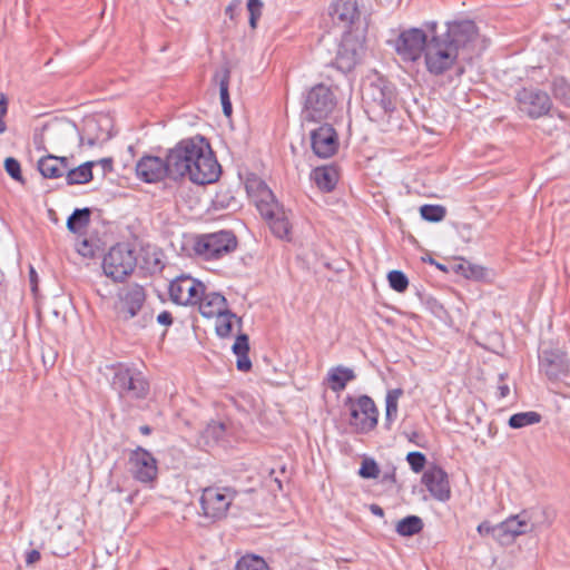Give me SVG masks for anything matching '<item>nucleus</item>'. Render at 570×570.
<instances>
[{"mask_svg": "<svg viewBox=\"0 0 570 570\" xmlns=\"http://www.w3.org/2000/svg\"><path fill=\"white\" fill-rule=\"evenodd\" d=\"M476 37L478 28L471 20L448 22L442 31H438L436 22H431L424 53L426 70L433 76L444 75L470 53Z\"/></svg>", "mask_w": 570, "mask_h": 570, "instance_id": "f257e3e1", "label": "nucleus"}, {"mask_svg": "<svg viewBox=\"0 0 570 570\" xmlns=\"http://www.w3.org/2000/svg\"><path fill=\"white\" fill-rule=\"evenodd\" d=\"M167 159L173 180L188 176L197 185H207L215 183L220 175V165L203 137L179 141L168 151Z\"/></svg>", "mask_w": 570, "mask_h": 570, "instance_id": "f03ea898", "label": "nucleus"}, {"mask_svg": "<svg viewBox=\"0 0 570 570\" xmlns=\"http://www.w3.org/2000/svg\"><path fill=\"white\" fill-rule=\"evenodd\" d=\"M146 302V292L138 284H129L121 288L118 293V302L116 304L117 317L122 322H128L140 313V318L135 323L137 330H142L154 321L151 312L144 311Z\"/></svg>", "mask_w": 570, "mask_h": 570, "instance_id": "7ed1b4c3", "label": "nucleus"}, {"mask_svg": "<svg viewBox=\"0 0 570 570\" xmlns=\"http://www.w3.org/2000/svg\"><path fill=\"white\" fill-rule=\"evenodd\" d=\"M534 510H523L518 514L510 515L504 521L499 523V543L501 546L511 544L518 537L535 532L541 527H550L552 518H550L548 510L542 509L541 514L543 521L537 519Z\"/></svg>", "mask_w": 570, "mask_h": 570, "instance_id": "20e7f679", "label": "nucleus"}, {"mask_svg": "<svg viewBox=\"0 0 570 570\" xmlns=\"http://www.w3.org/2000/svg\"><path fill=\"white\" fill-rule=\"evenodd\" d=\"M237 245L232 230H219L196 236L193 250L203 261H218L234 253Z\"/></svg>", "mask_w": 570, "mask_h": 570, "instance_id": "39448f33", "label": "nucleus"}, {"mask_svg": "<svg viewBox=\"0 0 570 570\" xmlns=\"http://www.w3.org/2000/svg\"><path fill=\"white\" fill-rule=\"evenodd\" d=\"M366 112L372 120H384L396 108V92L392 85L379 80L371 82L363 92Z\"/></svg>", "mask_w": 570, "mask_h": 570, "instance_id": "423d86ee", "label": "nucleus"}, {"mask_svg": "<svg viewBox=\"0 0 570 570\" xmlns=\"http://www.w3.org/2000/svg\"><path fill=\"white\" fill-rule=\"evenodd\" d=\"M337 100L332 88L318 83L312 87L304 97L302 116L307 121L327 119L336 107Z\"/></svg>", "mask_w": 570, "mask_h": 570, "instance_id": "0eeeda50", "label": "nucleus"}, {"mask_svg": "<svg viewBox=\"0 0 570 570\" xmlns=\"http://www.w3.org/2000/svg\"><path fill=\"white\" fill-rule=\"evenodd\" d=\"M136 265L134 252L125 244L112 246L102 261L104 273L115 282L125 281L135 271Z\"/></svg>", "mask_w": 570, "mask_h": 570, "instance_id": "6e6552de", "label": "nucleus"}, {"mask_svg": "<svg viewBox=\"0 0 570 570\" xmlns=\"http://www.w3.org/2000/svg\"><path fill=\"white\" fill-rule=\"evenodd\" d=\"M235 495L236 491L228 487L205 488L200 497L204 515L212 520L225 518Z\"/></svg>", "mask_w": 570, "mask_h": 570, "instance_id": "1a4fd4ad", "label": "nucleus"}, {"mask_svg": "<svg viewBox=\"0 0 570 570\" xmlns=\"http://www.w3.org/2000/svg\"><path fill=\"white\" fill-rule=\"evenodd\" d=\"M112 387L121 397L145 399L149 392V383L141 372L119 367L112 377Z\"/></svg>", "mask_w": 570, "mask_h": 570, "instance_id": "9d476101", "label": "nucleus"}, {"mask_svg": "<svg viewBox=\"0 0 570 570\" xmlns=\"http://www.w3.org/2000/svg\"><path fill=\"white\" fill-rule=\"evenodd\" d=\"M430 23L426 24L428 32L419 28H411L400 33L395 41V50L404 61H416L422 53L430 38Z\"/></svg>", "mask_w": 570, "mask_h": 570, "instance_id": "9b49d317", "label": "nucleus"}, {"mask_svg": "<svg viewBox=\"0 0 570 570\" xmlns=\"http://www.w3.org/2000/svg\"><path fill=\"white\" fill-rule=\"evenodd\" d=\"M350 411V424L357 433H367L376 426L379 411L370 396L362 395L351 402Z\"/></svg>", "mask_w": 570, "mask_h": 570, "instance_id": "f8f14e48", "label": "nucleus"}, {"mask_svg": "<svg viewBox=\"0 0 570 570\" xmlns=\"http://www.w3.org/2000/svg\"><path fill=\"white\" fill-rule=\"evenodd\" d=\"M205 285L186 275L176 277L169 284L170 299L178 305H195L204 295Z\"/></svg>", "mask_w": 570, "mask_h": 570, "instance_id": "ddd939ff", "label": "nucleus"}, {"mask_svg": "<svg viewBox=\"0 0 570 570\" xmlns=\"http://www.w3.org/2000/svg\"><path fill=\"white\" fill-rule=\"evenodd\" d=\"M520 110L531 118L547 115L551 108V99L548 94L538 89H522L517 96Z\"/></svg>", "mask_w": 570, "mask_h": 570, "instance_id": "4468645a", "label": "nucleus"}, {"mask_svg": "<svg viewBox=\"0 0 570 570\" xmlns=\"http://www.w3.org/2000/svg\"><path fill=\"white\" fill-rule=\"evenodd\" d=\"M137 177L148 184L161 181L169 178L168 159L157 156H142L136 164Z\"/></svg>", "mask_w": 570, "mask_h": 570, "instance_id": "2eb2a0df", "label": "nucleus"}, {"mask_svg": "<svg viewBox=\"0 0 570 570\" xmlns=\"http://www.w3.org/2000/svg\"><path fill=\"white\" fill-rule=\"evenodd\" d=\"M363 55L362 42L352 35L343 37L335 57V66L343 72H348L358 63Z\"/></svg>", "mask_w": 570, "mask_h": 570, "instance_id": "dca6fc26", "label": "nucleus"}, {"mask_svg": "<svg viewBox=\"0 0 570 570\" xmlns=\"http://www.w3.org/2000/svg\"><path fill=\"white\" fill-rule=\"evenodd\" d=\"M129 464L132 476L140 482H150L157 475L156 459L142 448H137L130 453Z\"/></svg>", "mask_w": 570, "mask_h": 570, "instance_id": "f3484780", "label": "nucleus"}, {"mask_svg": "<svg viewBox=\"0 0 570 570\" xmlns=\"http://www.w3.org/2000/svg\"><path fill=\"white\" fill-rule=\"evenodd\" d=\"M312 149L320 158H328L338 149L337 132L331 125H323L311 132Z\"/></svg>", "mask_w": 570, "mask_h": 570, "instance_id": "a211bd4d", "label": "nucleus"}, {"mask_svg": "<svg viewBox=\"0 0 570 570\" xmlns=\"http://www.w3.org/2000/svg\"><path fill=\"white\" fill-rule=\"evenodd\" d=\"M422 482L435 500L445 502L450 499L451 489L449 478L448 473L442 468L433 465L423 473Z\"/></svg>", "mask_w": 570, "mask_h": 570, "instance_id": "6ab92c4d", "label": "nucleus"}, {"mask_svg": "<svg viewBox=\"0 0 570 570\" xmlns=\"http://www.w3.org/2000/svg\"><path fill=\"white\" fill-rule=\"evenodd\" d=\"M259 214L268 223L272 233L276 237L289 239L292 226L287 213L278 202L261 210Z\"/></svg>", "mask_w": 570, "mask_h": 570, "instance_id": "aec40b11", "label": "nucleus"}, {"mask_svg": "<svg viewBox=\"0 0 570 570\" xmlns=\"http://www.w3.org/2000/svg\"><path fill=\"white\" fill-rule=\"evenodd\" d=\"M332 22L342 28H350L358 19L360 11L355 0H333L327 9Z\"/></svg>", "mask_w": 570, "mask_h": 570, "instance_id": "412c9836", "label": "nucleus"}, {"mask_svg": "<svg viewBox=\"0 0 570 570\" xmlns=\"http://www.w3.org/2000/svg\"><path fill=\"white\" fill-rule=\"evenodd\" d=\"M541 367L550 380H559L569 373V362L560 351H544L541 356Z\"/></svg>", "mask_w": 570, "mask_h": 570, "instance_id": "4be33fe9", "label": "nucleus"}, {"mask_svg": "<svg viewBox=\"0 0 570 570\" xmlns=\"http://www.w3.org/2000/svg\"><path fill=\"white\" fill-rule=\"evenodd\" d=\"M245 186L258 212L277 202L266 183L256 176L248 178Z\"/></svg>", "mask_w": 570, "mask_h": 570, "instance_id": "5701e85b", "label": "nucleus"}, {"mask_svg": "<svg viewBox=\"0 0 570 570\" xmlns=\"http://www.w3.org/2000/svg\"><path fill=\"white\" fill-rule=\"evenodd\" d=\"M38 169L45 178H60L68 170V158L47 155L38 160Z\"/></svg>", "mask_w": 570, "mask_h": 570, "instance_id": "b1692460", "label": "nucleus"}, {"mask_svg": "<svg viewBox=\"0 0 570 570\" xmlns=\"http://www.w3.org/2000/svg\"><path fill=\"white\" fill-rule=\"evenodd\" d=\"M199 312L204 317H216L219 314L227 311V301L226 298L216 292L205 293L202 296L200 301H198Z\"/></svg>", "mask_w": 570, "mask_h": 570, "instance_id": "393cba45", "label": "nucleus"}, {"mask_svg": "<svg viewBox=\"0 0 570 570\" xmlns=\"http://www.w3.org/2000/svg\"><path fill=\"white\" fill-rule=\"evenodd\" d=\"M311 178L318 189L331 193L337 185L338 171L334 166H321L313 169Z\"/></svg>", "mask_w": 570, "mask_h": 570, "instance_id": "a878e982", "label": "nucleus"}, {"mask_svg": "<svg viewBox=\"0 0 570 570\" xmlns=\"http://www.w3.org/2000/svg\"><path fill=\"white\" fill-rule=\"evenodd\" d=\"M355 377L356 375L352 368L338 365L328 371L326 381L333 392H341Z\"/></svg>", "mask_w": 570, "mask_h": 570, "instance_id": "bb28decb", "label": "nucleus"}, {"mask_svg": "<svg viewBox=\"0 0 570 570\" xmlns=\"http://www.w3.org/2000/svg\"><path fill=\"white\" fill-rule=\"evenodd\" d=\"M234 354L237 356L236 367L238 371L248 372L252 368V362L248 357L249 338L247 334L240 333L232 347Z\"/></svg>", "mask_w": 570, "mask_h": 570, "instance_id": "cd10ccee", "label": "nucleus"}, {"mask_svg": "<svg viewBox=\"0 0 570 570\" xmlns=\"http://www.w3.org/2000/svg\"><path fill=\"white\" fill-rule=\"evenodd\" d=\"M95 161H87L76 168H70L66 171V181L68 185L87 184L92 179V167Z\"/></svg>", "mask_w": 570, "mask_h": 570, "instance_id": "c85d7f7f", "label": "nucleus"}, {"mask_svg": "<svg viewBox=\"0 0 570 570\" xmlns=\"http://www.w3.org/2000/svg\"><path fill=\"white\" fill-rule=\"evenodd\" d=\"M236 320L238 327L242 326V318H237L236 314L229 309L216 316L215 330L219 337H229L233 332L234 321Z\"/></svg>", "mask_w": 570, "mask_h": 570, "instance_id": "c756f323", "label": "nucleus"}, {"mask_svg": "<svg viewBox=\"0 0 570 570\" xmlns=\"http://www.w3.org/2000/svg\"><path fill=\"white\" fill-rule=\"evenodd\" d=\"M423 529V521L417 515H407L401 519L395 527V531L401 537H412L417 534Z\"/></svg>", "mask_w": 570, "mask_h": 570, "instance_id": "7c9ffc66", "label": "nucleus"}, {"mask_svg": "<svg viewBox=\"0 0 570 570\" xmlns=\"http://www.w3.org/2000/svg\"><path fill=\"white\" fill-rule=\"evenodd\" d=\"M90 209L81 208L75 209L73 213L67 219V228L71 233H79L81 229L86 228L90 223Z\"/></svg>", "mask_w": 570, "mask_h": 570, "instance_id": "2f4dec72", "label": "nucleus"}, {"mask_svg": "<svg viewBox=\"0 0 570 570\" xmlns=\"http://www.w3.org/2000/svg\"><path fill=\"white\" fill-rule=\"evenodd\" d=\"M542 416L534 411L520 412L510 416L509 426L512 429H522L529 425L538 424Z\"/></svg>", "mask_w": 570, "mask_h": 570, "instance_id": "473e14b6", "label": "nucleus"}, {"mask_svg": "<svg viewBox=\"0 0 570 570\" xmlns=\"http://www.w3.org/2000/svg\"><path fill=\"white\" fill-rule=\"evenodd\" d=\"M230 71L228 68H223L215 72L213 81L219 87V96L222 105L230 102L228 86H229Z\"/></svg>", "mask_w": 570, "mask_h": 570, "instance_id": "72a5a7b5", "label": "nucleus"}, {"mask_svg": "<svg viewBox=\"0 0 570 570\" xmlns=\"http://www.w3.org/2000/svg\"><path fill=\"white\" fill-rule=\"evenodd\" d=\"M402 389H393L387 391L385 397L386 413L385 417L387 422H393L397 416L399 399L403 395Z\"/></svg>", "mask_w": 570, "mask_h": 570, "instance_id": "f704fd0d", "label": "nucleus"}, {"mask_svg": "<svg viewBox=\"0 0 570 570\" xmlns=\"http://www.w3.org/2000/svg\"><path fill=\"white\" fill-rule=\"evenodd\" d=\"M235 570H269V567L263 558L247 554L237 561Z\"/></svg>", "mask_w": 570, "mask_h": 570, "instance_id": "c9c22d12", "label": "nucleus"}, {"mask_svg": "<svg viewBox=\"0 0 570 570\" xmlns=\"http://www.w3.org/2000/svg\"><path fill=\"white\" fill-rule=\"evenodd\" d=\"M420 214L423 219L438 223L444 219L446 209L442 205H423L420 208Z\"/></svg>", "mask_w": 570, "mask_h": 570, "instance_id": "e433bc0d", "label": "nucleus"}, {"mask_svg": "<svg viewBox=\"0 0 570 570\" xmlns=\"http://www.w3.org/2000/svg\"><path fill=\"white\" fill-rule=\"evenodd\" d=\"M380 472L379 464L374 459L364 458L358 470V475L363 479H377Z\"/></svg>", "mask_w": 570, "mask_h": 570, "instance_id": "4c0bfd02", "label": "nucleus"}, {"mask_svg": "<svg viewBox=\"0 0 570 570\" xmlns=\"http://www.w3.org/2000/svg\"><path fill=\"white\" fill-rule=\"evenodd\" d=\"M387 281L391 288L399 293L405 292L409 286V279L401 271H391L387 274Z\"/></svg>", "mask_w": 570, "mask_h": 570, "instance_id": "58836bf2", "label": "nucleus"}, {"mask_svg": "<svg viewBox=\"0 0 570 570\" xmlns=\"http://www.w3.org/2000/svg\"><path fill=\"white\" fill-rule=\"evenodd\" d=\"M263 2L261 0H248L247 10L249 12V26L252 29L257 27V21L262 16Z\"/></svg>", "mask_w": 570, "mask_h": 570, "instance_id": "ea45409f", "label": "nucleus"}, {"mask_svg": "<svg viewBox=\"0 0 570 570\" xmlns=\"http://www.w3.org/2000/svg\"><path fill=\"white\" fill-rule=\"evenodd\" d=\"M406 461L410 464L411 469L415 473H419L423 470V468L426 463V458L423 453L413 451L406 455Z\"/></svg>", "mask_w": 570, "mask_h": 570, "instance_id": "a19ab883", "label": "nucleus"}, {"mask_svg": "<svg viewBox=\"0 0 570 570\" xmlns=\"http://www.w3.org/2000/svg\"><path fill=\"white\" fill-rule=\"evenodd\" d=\"M4 169L8 173V175L17 180V181H23L22 175H21V167L19 161L13 157H8L4 160Z\"/></svg>", "mask_w": 570, "mask_h": 570, "instance_id": "79ce46f5", "label": "nucleus"}, {"mask_svg": "<svg viewBox=\"0 0 570 570\" xmlns=\"http://www.w3.org/2000/svg\"><path fill=\"white\" fill-rule=\"evenodd\" d=\"M499 523L495 524V525H492L489 521H483L481 522L478 528H476V531L481 534V535H488V534H491L493 537V539L499 543Z\"/></svg>", "mask_w": 570, "mask_h": 570, "instance_id": "37998d69", "label": "nucleus"}, {"mask_svg": "<svg viewBox=\"0 0 570 570\" xmlns=\"http://www.w3.org/2000/svg\"><path fill=\"white\" fill-rule=\"evenodd\" d=\"M553 92L557 97L561 98L566 105L570 106V88L563 81H556L553 85Z\"/></svg>", "mask_w": 570, "mask_h": 570, "instance_id": "c03bdc74", "label": "nucleus"}, {"mask_svg": "<svg viewBox=\"0 0 570 570\" xmlns=\"http://www.w3.org/2000/svg\"><path fill=\"white\" fill-rule=\"evenodd\" d=\"M78 253L83 257H92L95 255L94 246L83 239L77 247Z\"/></svg>", "mask_w": 570, "mask_h": 570, "instance_id": "a18cd8bd", "label": "nucleus"}, {"mask_svg": "<svg viewBox=\"0 0 570 570\" xmlns=\"http://www.w3.org/2000/svg\"><path fill=\"white\" fill-rule=\"evenodd\" d=\"M395 466H390L384 473L382 474L381 483L383 484H395L396 483V472Z\"/></svg>", "mask_w": 570, "mask_h": 570, "instance_id": "49530a36", "label": "nucleus"}, {"mask_svg": "<svg viewBox=\"0 0 570 570\" xmlns=\"http://www.w3.org/2000/svg\"><path fill=\"white\" fill-rule=\"evenodd\" d=\"M41 558V554L38 550H30V551H27L26 553V563L27 566H31V564H35L36 562H38Z\"/></svg>", "mask_w": 570, "mask_h": 570, "instance_id": "de8ad7c7", "label": "nucleus"}, {"mask_svg": "<svg viewBox=\"0 0 570 570\" xmlns=\"http://www.w3.org/2000/svg\"><path fill=\"white\" fill-rule=\"evenodd\" d=\"M157 322L161 325L169 326L173 324V316L168 311H164L157 316Z\"/></svg>", "mask_w": 570, "mask_h": 570, "instance_id": "09e8293b", "label": "nucleus"}, {"mask_svg": "<svg viewBox=\"0 0 570 570\" xmlns=\"http://www.w3.org/2000/svg\"><path fill=\"white\" fill-rule=\"evenodd\" d=\"M509 393H510V387L507 384L502 383L498 386V396L500 399L507 397L509 395Z\"/></svg>", "mask_w": 570, "mask_h": 570, "instance_id": "8fccbe9b", "label": "nucleus"}, {"mask_svg": "<svg viewBox=\"0 0 570 570\" xmlns=\"http://www.w3.org/2000/svg\"><path fill=\"white\" fill-rule=\"evenodd\" d=\"M7 114V107L0 109V134H3L7 129L6 122L3 120L4 115Z\"/></svg>", "mask_w": 570, "mask_h": 570, "instance_id": "3c124183", "label": "nucleus"}, {"mask_svg": "<svg viewBox=\"0 0 570 570\" xmlns=\"http://www.w3.org/2000/svg\"><path fill=\"white\" fill-rule=\"evenodd\" d=\"M371 512L375 515H379V517H383L384 515V511L383 509L377 505V504H372L371 505Z\"/></svg>", "mask_w": 570, "mask_h": 570, "instance_id": "603ef678", "label": "nucleus"}, {"mask_svg": "<svg viewBox=\"0 0 570 570\" xmlns=\"http://www.w3.org/2000/svg\"><path fill=\"white\" fill-rule=\"evenodd\" d=\"M100 164L102 167L107 170H110L112 168V160L110 158H104L100 160Z\"/></svg>", "mask_w": 570, "mask_h": 570, "instance_id": "864d4df0", "label": "nucleus"}, {"mask_svg": "<svg viewBox=\"0 0 570 570\" xmlns=\"http://www.w3.org/2000/svg\"><path fill=\"white\" fill-rule=\"evenodd\" d=\"M222 106H223L224 115L229 117L232 115V111H233L232 102H228V104H225V105H222Z\"/></svg>", "mask_w": 570, "mask_h": 570, "instance_id": "5fc2aeb1", "label": "nucleus"}, {"mask_svg": "<svg viewBox=\"0 0 570 570\" xmlns=\"http://www.w3.org/2000/svg\"><path fill=\"white\" fill-rule=\"evenodd\" d=\"M139 431H140V432H141V434H144V435H148V434H150L151 429H150V426H148V425H142V426H140V428H139Z\"/></svg>", "mask_w": 570, "mask_h": 570, "instance_id": "6e6d98bb", "label": "nucleus"}, {"mask_svg": "<svg viewBox=\"0 0 570 570\" xmlns=\"http://www.w3.org/2000/svg\"><path fill=\"white\" fill-rule=\"evenodd\" d=\"M36 277H37V275H36V271L31 267V268H30V281H31V283H33V284H35V285H33V289H35V288H36V286H37V284H36Z\"/></svg>", "mask_w": 570, "mask_h": 570, "instance_id": "4d7b16f0", "label": "nucleus"}, {"mask_svg": "<svg viewBox=\"0 0 570 570\" xmlns=\"http://www.w3.org/2000/svg\"><path fill=\"white\" fill-rule=\"evenodd\" d=\"M7 107V101L3 95H0V109Z\"/></svg>", "mask_w": 570, "mask_h": 570, "instance_id": "13d9d810", "label": "nucleus"}, {"mask_svg": "<svg viewBox=\"0 0 570 570\" xmlns=\"http://www.w3.org/2000/svg\"><path fill=\"white\" fill-rule=\"evenodd\" d=\"M232 12H233V8L232 6L227 7L226 9V13L229 14L232 17Z\"/></svg>", "mask_w": 570, "mask_h": 570, "instance_id": "bf43d9fd", "label": "nucleus"}, {"mask_svg": "<svg viewBox=\"0 0 570 570\" xmlns=\"http://www.w3.org/2000/svg\"><path fill=\"white\" fill-rule=\"evenodd\" d=\"M500 381H504V375L503 374H500Z\"/></svg>", "mask_w": 570, "mask_h": 570, "instance_id": "052dcab7", "label": "nucleus"}]
</instances>
